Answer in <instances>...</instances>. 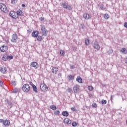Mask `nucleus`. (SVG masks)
<instances>
[{"instance_id": "nucleus-29", "label": "nucleus", "mask_w": 127, "mask_h": 127, "mask_svg": "<svg viewBox=\"0 0 127 127\" xmlns=\"http://www.w3.org/2000/svg\"><path fill=\"white\" fill-rule=\"evenodd\" d=\"M88 90H89V91H93V90H94V87L92 86H89L88 87Z\"/></svg>"}, {"instance_id": "nucleus-39", "label": "nucleus", "mask_w": 127, "mask_h": 127, "mask_svg": "<svg viewBox=\"0 0 127 127\" xmlns=\"http://www.w3.org/2000/svg\"><path fill=\"white\" fill-rule=\"evenodd\" d=\"M113 50H110L108 52V53L109 54H112V53H113Z\"/></svg>"}, {"instance_id": "nucleus-19", "label": "nucleus", "mask_w": 127, "mask_h": 127, "mask_svg": "<svg viewBox=\"0 0 127 127\" xmlns=\"http://www.w3.org/2000/svg\"><path fill=\"white\" fill-rule=\"evenodd\" d=\"M2 60L3 61H7V54H4L2 57Z\"/></svg>"}, {"instance_id": "nucleus-49", "label": "nucleus", "mask_w": 127, "mask_h": 127, "mask_svg": "<svg viewBox=\"0 0 127 127\" xmlns=\"http://www.w3.org/2000/svg\"><path fill=\"white\" fill-rule=\"evenodd\" d=\"M22 7H25V4H22Z\"/></svg>"}, {"instance_id": "nucleus-32", "label": "nucleus", "mask_w": 127, "mask_h": 127, "mask_svg": "<svg viewBox=\"0 0 127 127\" xmlns=\"http://www.w3.org/2000/svg\"><path fill=\"white\" fill-rule=\"evenodd\" d=\"M92 108H94L95 109H96V108H97V107H98V105H97V104L93 103L92 104Z\"/></svg>"}, {"instance_id": "nucleus-12", "label": "nucleus", "mask_w": 127, "mask_h": 127, "mask_svg": "<svg viewBox=\"0 0 127 127\" xmlns=\"http://www.w3.org/2000/svg\"><path fill=\"white\" fill-rule=\"evenodd\" d=\"M73 91L75 94L79 93V91H80V87H79V85H75L73 87Z\"/></svg>"}, {"instance_id": "nucleus-37", "label": "nucleus", "mask_w": 127, "mask_h": 127, "mask_svg": "<svg viewBox=\"0 0 127 127\" xmlns=\"http://www.w3.org/2000/svg\"><path fill=\"white\" fill-rule=\"evenodd\" d=\"M71 110L72 111V112H77V109H76V108H75L74 107H72L71 108Z\"/></svg>"}, {"instance_id": "nucleus-42", "label": "nucleus", "mask_w": 127, "mask_h": 127, "mask_svg": "<svg viewBox=\"0 0 127 127\" xmlns=\"http://www.w3.org/2000/svg\"><path fill=\"white\" fill-rule=\"evenodd\" d=\"M30 85H31V86H32V87L35 85L32 82H30Z\"/></svg>"}, {"instance_id": "nucleus-33", "label": "nucleus", "mask_w": 127, "mask_h": 127, "mask_svg": "<svg viewBox=\"0 0 127 127\" xmlns=\"http://www.w3.org/2000/svg\"><path fill=\"white\" fill-rule=\"evenodd\" d=\"M60 55H61V56H64V55H65V53L63 50H61Z\"/></svg>"}, {"instance_id": "nucleus-5", "label": "nucleus", "mask_w": 127, "mask_h": 127, "mask_svg": "<svg viewBox=\"0 0 127 127\" xmlns=\"http://www.w3.org/2000/svg\"><path fill=\"white\" fill-rule=\"evenodd\" d=\"M40 89L42 92H47L48 91V87L44 83H40Z\"/></svg>"}, {"instance_id": "nucleus-51", "label": "nucleus", "mask_w": 127, "mask_h": 127, "mask_svg": "<svg viewBox=\"0 0 127 127\" xmlns=\"http://www.w3.org/2000/svg\"><path fill=\"white\" fill-rule=\"evenodd\" d=\"M101 9H105V8H104V7L103 6H101Z\"/></svg>"}, {"instance_id": "nucleus-25", "label": "nucleus", "mask_w": 127, "mask_h": 127, "mask_svg": "<svg viewBox=\"0 0 127 127\" xmlns=\"http://www.w3.org/2000/svg\"><path fill=\"white\" fill-rule=\"evenodd\" d=\"M50 109H51L52 110H53V111H55V110H57V107H56V106L54 105H51L50 106Z\"/></svg>"}, {"instance_id": "nucleus-43", "label": "nucleus", "mask_w": 127, "mask_h": 127, "mask_svg": "<svg viewBox=\"0 0 127 127\" xmlns=\"http://www.w3.org/2000/svg\"><path fill=\"white\" fill-rule=\"evenodd\" d=\"M40 20H41V21H42L43 20H44V18L42 17L40 18Z\"/></svg>"}, {"instance_id": "nucleus-48", "label": "nucleus", "mask_w": 127, "mask_h": 127, "mask_svg": "<svg viewBox=\"0 0 127 127\" xmlns=\"http://www.w3.org/2000/svg\"><path fill=\"white\" fill-rule=\"evenodd\" d=\"M5 41L6 43H9V41H8V40H5Z\"/></svg>"}, {"instance_id": "nucleus-28", "label": "nucleus", "mask_w": 127, "mask_h": 127, "mask_svg": "<svg viewBox=\"0 0 127 127\" xmlns=\"http://www.w3.org/2000/svg\"><path fill=\"white\" fill-rule=\"evenodd\" d=\"M104 17L105 19H108L109 17H110V16H109V14H105L104 15Z\"/></svg>"}, {"instance_id": "nucleus-20", "label": "nucleus", "mask_w": 127, "mask_h": 127, "mask_svg": "<svg viewBox=\"0 0 127 127\" xmlns=\"http://www.w3.org/2000/svg\"><path fill=\"white\" fill-rule=\"evenodd\" d=\"M76 81L78 83H83V79H82V78H81V77H80V76H78L76 78Z\"/></svg>"}, {"instance_id": "nucleus-44", "label": "nucleus", "mask_w": 127, "mask_h": 127, "mask_svg": "<svg viewBox=\"0 0 127 127\" xmlns=\"http://www.w3.org/2000/svg\"><path fill=\"white\" fill-rule=\"evenodd\" d=\"M124 26H125V27L127 28V22H125V23H124Z\"/></svg>"}, {"instance_id": "nucleus-21", "label": "nucleus", "mask_w": 127, "mask_h": 127, "mask_svg": "<svg viewBox=\"0 0 127 127\" xmlns=\"http://www.w3.org/2000/svg\"><path fill=\"white\" fill-rule=\"evenodd\" d=\"M62 115L64 117H68L69 116V113L67 111H64L62 113Z\"/></svg>"}, {"instance_id": "nucleus-46", "label": "nucleus", "mask_w": 127, "mask_h": 127, "mask_svg": "<svg viewBox=\"0 0 127 127\" xmlns=\"http://www.w3.org/2000/svg\"><path fill=\"white\" fill-rule=\"evenodd\" d=\"M62 76V74L61 73H59V74H58V76L59 77H61Z\"/></svg>"}, {"instance_id": "nucleus-45", "label": "nucleus", "mask_w": 127, "mask_h": 127, "mask_svg": "<svg viewBox=\"0 0 127 127\" xmlns=\"http://www.w3.org/2000/svg\"><path fill=\"white\" fill-rule=\"evenodd\" d=\"M0 86L1 87L2 86V82L0 80Z\"/></svg>"}, {"instance_id": "nucleus-22", "label": "nucleus", "mask_w": 127, "mask_h": 127, "mask_svg": "<svg viewBox=\"0 0 127 127\" xmlns=\"http://www.w3.org/2000/svg\"><path fill=\"white\" fill-rule=\"evenodd\" d=\"M36 38H37V40L38 41H42V40H43V38H42V36L38 35L37 37H36Z\"/></svg>"}, {"instance_id": "nucleus-2", "label": "nucleus", "mask_w": 127, "mask_h": 127, "mask_svg": "<svg viewBox=\"0 0 127 127\" xmlns=\"http://www.w3.org/2000/svg\"><path fill=\"white\" fill-rule=\"evenodd\" d=\"M0 9L1 11L4 12V13H7L8 11L7 10V7H6V5L3 3H0Z\"/></svg>"}, {"instance_id": "nucleus-11", "label": "nucleus", "mask_w": 127, "mask_h": 127, "mask_svg": "<svg viewBox=\"0 0 127 127\" xmlns=\"http://www.w3.org/2000/svg\"><path fill=\"white\" fill-rule=\"evenodd\" d=\"M39 35V31H33V32L32 33V37H34V38H36L37 36Z\"/></svg>"}, {"instance_id": "nucleus-27", "label": "nucleus", "mask_w": 127, "mask_h": 127, "mask_svg": "<svg viewBox=\"0 0 127 127\" xmlns=\"http://www.w3.org/2000/svg\"><path fill=\"white\" fill-rule=\"evenodd\" d=\"M85 45H90V40L88 39L85 40Z\"/></svg>"}, {"instance_id": "nucleus-34", "label": "nucleus", "mask_w": 127, "mask_h": 127, "mask_svg": "<svg viewBox=\"0 0 127 127\" xmlns=\"http://www.w3.org/2000/svg\"><path fill=\"white\" fill-rule=\"evenodd\" d=\"M60 114V111L59 110H57L55 112V115H56L57 116H59V114Z\"/></svg>"}, {"instance_id": "nucleus-4", "label": "nucleus", "mask_w": 127, "mask_h": 127, "mask_svg": "<svg viewBox=\"0 0 127 127\" xmlns=\"http://www.w3.org/2000/svg\"><path fill=\"white\" fill-rule=\"evenodd\" d=\"M41 31L42 36H47V34H48V31L46 29L45 26H41Z\"/></svg>"}, {"instance_id": "nucleus-41", "label": "nucleus", "mask_w": 127, "mask_h": 127, "mask_svg": "<svg viewBox=\"0 0 127 127\" xmlns=\"http://www.w3.org/2000/svg\"><path fill=\"white\" fill-rule=\"evenodd\" d=\"M67 91L69 92V93H71L72 92V89L68 88Z\"/></svg>"}, {"instance_id": "nucleus-53", "label": "nucleus", "mask_w": 127, "mask_h": 127, "mask_svg": "<svg viewBox=\"0 0 127 127\" xmlns=\"http://www.w3.org/2000/svg\"><path fill=\"white\" fill-rule=\"evenodd\" d=\"M1 0V1H3L4 0Z\"/></svg>"}, {"instance_id": "nucleus-40", "label": "nucleus", "mask_w": 127, "mask_h": 127, "mask_svg": "<svg viewBox=\"0 0 127 127\" xmlns=\"http://www.w3.org/2000/svg\"><path fill=\"white\" fill-rule=\"evenodd\" d=\"M31 31H32V30H31V29L28 30L27 33L30 34V33H31Z\"/></svg>"}, {"instance_id": "nucleus-38", "label": "nucleus", "mask_w": 127, "mask_h": 127, "mask_svg": "<svg viewBox=\"0 0 127 127\" xmlns=\"http://www.w3.org/2000/svg\"><path fill=\"white\" fill-rule=\"evenodd\" d=\"M17 2V0H11V3L13 4H15Z\"/></svg>"}, {"instance_id": "nucleus-47", "label": "nucleus", "mask_w": 127, "mask_h": 127, "mask_svg": "<svg viewBox=\"0 0 127 127\" xmlns=\"http://www.w3.org/2000/svg\"><path fill=\"white\" fill-rule=\"evenodd\" d=\"M89 97L91 98V97H93V94H92V93H90L89 94Z\"/></svg>"}, {"instance_id": "nucleus-6", "label": "nucleus", "mask_w": 127, "mask_h": 127, "mask_svg": "<svg viewBox=\"0 0 127 127\" xmlns=\"http://www.w3.org/2000/svg\"><path fill=\"white\" fill-rule=\"evenodd\" d=\"M17 39H18V37L17 36V34L16 33H14L12 35V38L11 40V42L13 43H16V41H17Z\"/></svg>"}, {"instance_id": "nucleus-16", "label": "nucleus", "mask_w": 127, "mask_h": 127, "mask_svg": "<svg viewBox=\"0 0 127 127\" xmlns=\"http://www.w3.org/2000/svg\"><path fill=\"white\" fill-rule=\"evenodd\" d=\"M52 72L55 74H57V72H58V67H53L52 69Z\"/></svg>"}, {"instance_id": "nucleus-50", "label": "nucleus", "mask_w": 127, "mask_h": 127, "mask_svg": "<svg viewBox=\"0 0 127 127\" xmlns=\"http://www.w3.org/2000/svg\"><path fill=\"white\" fill-rule=\"evenodd\" d=\"M70 68H71V69H73V68H74V66L71 65V66H70Z\"/></svg>"}, {"instance_id": "nucleus-14", "label": "nucleus", "mask_w": 127, "mask_h": 127, "mask_svg": "<svg viewBox=\"0 0 127 127\" xmlns=\"http://www.w3.org/2000/svg\"><path fill=\"white\" fill-rule=\"evenodd\" d=\"M94 48H95V49H96V50H99L100 49V45H99L98 42H94Z\"/></svg>"}, {"instance_id": "nucleus-15", "label": "nucleus", "mask_w": 127, "mask_h": 127, "mask_svg": "<svg viewBox=\"0 0 127 127\" xmlns=\"http://www.w3.org/2000/svg\"><path fill=\"white\" fill-rule=\"evenodd\" d=\"M0 71L2 73V74H5V73H6V67H0Z\"/></svg>"}, {"instance_id": "nucleus-8", "label": "nucleus", "mask_w": 127, "mask_h": 127, "mask_svg": "<svg viewBox=\"0 0 127 127\" xmlns=\"http://www.w3.org/2000/svg\"><path fill=\"white\" fill-rule=\"evenodd\" d=\"M9 15L12 17V18H17L18 17V15H17V13L15 11H11L9 13Z\"/></svg>"}, {"instance_id": "nucleus-36", "label": "nucleus", "mask_w": 127, "mask_h": 127, "mask_svg": "<svg viewBox=\"0 0 127 127\" xmlns=\"http://www.w3.org/2000/svg\"><path fill=\"white\" fill-rule=\"evenodd\" d=\"M11 84H12V86H16V81H12Z\"/></svg>"}, {"instance_id": "nucleus-3", "label": "nucleus", "mask_w": 127, "mask_h": 127, "mask_svg": "<svg viewBox=\"0 0 127 127\" xmlns=\"http://www.w3.org/2000/svg\"><path fill=\"white\" fill-rule=\"evenodd\" d=\"M0 123L2 124L4 127H7L10 126V122L8 120L0 119Z\"/></svg>"}, {"instance_id": "nucleus-31", "label": "nucleus", "mask_w": 127, "mask_h": 127, "mask_svg": "<svg viewBox=\"0 0 127 127\" xmlns=\"http://www.w3.org/2000/svg\"><path fill=\"white\" fill-rule=\"evenodd\" d=\"M12 59H13V56H7V60H11Z\"/></svg>"}, {"instance_id": "nucleus-24", "label": "nucleus", "mask_w": 127, "mask_h": 127, "mask_svg": "<svg viewBox=\"0 0 127 127\" xmlns=\"http://www.w3.org/2000/svg\"><path fill=\"white\" fill-rule=\"evenodd\" d=\"M32 88H33L34 92H35V93H37L38 90H37V87H36V86L33 85Z\"/></svg>"}, {"instance_id": "nucleus-35", "label": "nucleus", "mask_w": 127, "mask_h": 127, "mask_svg": "<svg viewBox=\"0 0 127 127\" xmlns=\"http://www.w3.org/2000/svg\"><path fill=\"white\" fill-rule=\"evenodd\" d=\"M72 127H77L78 126V124L76 122H73L72 124Z\"/></svg>"}, {"instance_id": "nucleus-52", "label": "nucleus", "mask_w": 127, "mask_h": 127, "mask_svg": "<svg viewBox=\"0 0 127 127\" xmlns=\"http://www.w3.org/2000/svg\"><path fill=\"white\" fill-rule=\"evenodd\" d=\"M13 92H14V93H16V91H13Z\"/></svg>"}, {"instance_id": "nucleus-23", "label": "nucleus", "mask_w": 127, "mask_h": 127, "mask_svg": "<svg viewBox=\"0 0 127 127\" xmlns=\"http://www.w3.org/2000/svg\"><path fill=\"white\" fill-rule=\"evenodd\" d=\"M68 80H74L75 76L74 75H69L68 76Z\"/></svg>"}, {"instance_id": "nucleus-26", "label": "nucleus", "mask_w": 127, "mask_h": 127, "mask_svg": "<svg viewBox=\"0 0 127 127\" xmlns=\"http://www.w3.org/2000/svg\"><path fill=\"white\" fill-rule=\"evenodd\" d=\"M127 50V49H126V48H122V49L121 50V52H122V53H124L125 54H127V52H126V51Z\"/></svg>"}, {"instance_id": "nucleus-10", "label": "nucleus", "mask_w": 127, "mask_h": 127, "mask_svg": "<svg viewBox=\"0 0 127 127\" xmlns=\"http://www.w3.org/2000/svg\"><path fill=\"white\" fill-rule=\"evenodd\" d=\"M62 5H63L64 8H66V9H68L69 10H71L72 9V7L66 2L62 3Z\"/></svg>"}, {"instance_id": "nucleus-13", "label": "nucleus", "mask_w": 127, "mask_h": 127, "mask_svg": "<svg viewBox=\"0 0 127 127\" xmlns=\"http://www.w3.org/2000/svg\"><path fill=\"white\" fill-rule=\"evenodd\" d=\"M64 124H66V125H70L71 123H72V121H71V120L68 118H65L64 120Z\"/></svg>"}, {"instance_id": "nucleus-7", "label": "nucleus", "mask_w": 127, "mask_h": 127, "mask_svg": "<svg viewBox=\"0 0 127 127\" xmlns=\"http://www.w3.org/2000/svg\"><path fill=\"white\" fill-rule=\"evenodd\" d=\"M8 50V46L3 45L0 47V52L2 53H4V52H6V51Z\"/></svg>"}, {"instance_id": "nucleus-18", "label": "nucleus", "mask_w": 127, "mask_h": 127, "mask_svg": "<svg viewBox=\"0 0 127 127\" xmlns=\"http://www.w3.org/2000/svg\"><path fill=\"white\" fill-rule=\"evenodd\" d=\"M16 13L18 15H18H19L20 16L23 15V12L22 11V10H21L20 9L18 10L17 11Z\"/></svg>"}, {"instance_id": "nucleus-17", "label": "nucleus", "mask_w": 127, "mask_h": 127, "mask_svg": "<svg viewBox=\"0 0 127 127\" xmlns=\"http://www.w3.org/2000/svg\"><path fill=\"white\" fill-rule=\"evenodd\" d=\"M83 18L85 19H90V18H91V16H90V14H87V13H85L83 14Z\"/></svg>"}, {"instance_id": "nucleus-9", "label": "nucleus", "mask_w": 127, "mask_h": 127, "mask_svg": "<svg viewBox=\"0 0 127 127\" xmlns=\"http://www.w3.org/2000/svg\"><path fill=\"white\" fill-rule=\"evenodd\" d=\"M30 66L34 68V69H38L39 67V64L37 62H33L31 63Z\"/></svg>"}, {"instance_id": "nucleus-1", "label": "nucleus", "mask_w": 127, "mask_h": 127, "mask_svg": "<svg viewBox=\"0 0 127 127\" xmlns=\"http://www.w3.org/2000/svg\"><path fill=\"white\" fill-rule=\"evenodd\" d=\"M22 90L24 93H28L30 91V86L29 84L26 83L23 85Z\"/></svg>"}, {"instance_id": "nucleus-30", "label": "nucleus", "mask_w": 127, "mask_h": 127, "mask_svg": "<svg viewBox=\"0 0 127 127\" xmlns=\"http://www.w3.org/2000/svg\"><path fill=\"white\" fill-rule=\"evenodd\" d=\"M101 103L102 105H106V104H107V100L104 99L102 100Z\"/></svg>"}]
</instances>
